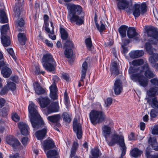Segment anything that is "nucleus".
<instances>
[{"mask_svg": "<svg viewBox=\"0 0 158 158\" xmlns=\"http://www.w3.org/2000/svg\"><path fill=\"white\" fill-rule=\"evenodd\" d=\"M111 71L112 74L116 76L119 74V72L118 68V65L115 62H113L112 64Z\"/></svg>", "mask_w": 158, "mask_h": 158, "instance_id": "obj_31", "label": "nucleus"}, {"mask_svg": "<svg viewBox=\"0 0 158 158\" xmlns=\"http://www.w3.org/2000/svg\"><path fill=\"white\" fill-rule=\"evenodd\" d=\"M73 130L77 135V138L80 139L82 136V131L81 125L78 123L77 118H75L73 123Z\"/></svg>", "mask_w": 158, "mask_h": 158, "instance_id": "obj_9", "label": "nucleus"}, {"mask_svg": "<svg viewBox=\"0 0 158 158\" xmlns=\"http://www.w3.org/2000/svg\"><path fill=\"white\" fill-rule=\"evenodd\" d=\"M128 27L125 25L121 26L118 29V31L122 38H124L126 36V33Z\"/></svg>", "mask_w": 158, "mask_h": 158, "instance_id": "obj_29", "label": "nucleus"}, {"mask_svg": "<svg viewBox=\"0 0 158 158\" xmlns=\"http://www.w3.org/2000/svg\"><path fill=\"white\" fill-rule=\"evenodd\" d=\"M73 54V52L71 49L66 48L64 52V54L67 58H69L72 57Z\"/></svg>", "mask_w": 158, "mask_h": 158, "instance_id": "obj_41", "label": "nucleus"}, {"mask_svg": "<svg viewBox=\"0 0 158 158\" xmlns=\"http://www.w3.org/2000/svg\"><path fill=\"white\" fill-rule=\"evenodd\" d=\"M12 118L15 122H17L20 119L19 117L15 113H13L12 114Z\"/></svg>", "mask_w": 158, "mask_h": 158, "instance_id": "obj_52", "label": "nucleus"}, {"mask_svg": "<svg viewBox=\"0 0 158 158\" xmlns=\"http://www.w3.org/2000/svg\"><path fill=\"white\" fill-rule=\"evenodd\" d=\"M152 56L149 57L150 62L153 64H155L158 61V54L153 52Z\"/></svg>", "mask_w": 158, "mask_h": 158, "instance_id": "obj_37", "label": "nucleus"}, {"mask_svg": "<svg viewBox=\"0 0 158 158\" xmlns=\"http://www.w3.org/2000/svg\"><path fill=\"white\" fill-rule=\"evenodd\" d=\"M9 79H10V81H14L16 83L18 81L19 78L17 76H12Z\"/></svg>", "mask_w": 158, "mask_h": 158, "instance_id": "obj_62", "label": "nucleus"}, {"mask_svg": "<svg viewBox=\"0 0 158 158\" xmlns=\"http://www.w3.org/2000/svg\"><path fill=\"white\" fill-rule=\"evenodd\" d=\"M127 34L128 37L129 38H134L135 40L136 41L139 40L140 38L139 35L136 32L135 28L130 27L127 30Z\"/></svg>", "mask_w": 158, "mask_h": 158, "instance_id": "obj_11", "label": "nucleus"}, {"mask_svg": "<svg viewBox=\"0 0 158 158\" xmlns=\"http://www.w3.org/2000/svg\"><path fill=\"white\" fill-rule=\"evenodd\" d=\"M11 70L8 66L4 68L1 70L2 74L3 77L5 78L9 77L11 74Z\"/></svg>", "mask_w": 158, "mask_h": 158, "instance_id": "obj_26", "label": "nucleus"}, {"mask_svg": "<svg viewBox=\"0 0 158 158\" xmlns=\"http://www.w3.org/2000/svg\"><path fill=\"white\" fill-rule=\"evenodd\" d=\"M42 64L44 68L48 71H53L56 67V63L52 56L50 53L44 55Z\"/></svg>", "mask_w": 158, "mask_h": 158, "instance_id": "obj_4", "label": "nucleus"}, {"mask_svg": "<svg viewBox=\"0 0 158 158\" xmlns=\"http://www.w3.org/2000/svg\"><path fill=\"white\" fill-rule=\"evenodd\" d=\"M66 6L69 10L70 22L72 23L75 22L77 25H81L83 24L84 21V17L83 16H79L82 11L81 6L71 3L67 4Z\"/></svg>", "mask_w": 158, "mask_h": 158, "instance_id": "obj_2", "label": "nucleus"}, {"mask_svg": "<svg viewBox=\"0 0 158 158\" xmlns=\"http://www.w3.org/2000/svg\"><path fill=\"white\" fill-rule=\"evenodd\" d=\"M36 100L42 108L47 107L50 103V100L47 97H40L37 98Z\"/></svg>", "mask_w": 158, "mask_h": 158, "instance_id": "obj_13", "label": "nucleus"}, {"mask_svg": "<svg viewBox=\"0 0 158 158\" xmlns=\"http://www.w3.org/2000/svg\"><path fill=\"white\" fill-rule=\"evenodd\" d=\"M62 117L63 118V120L65 122L69 123L71 121V116L67 112H64L62 114Z\"/></svg>", "mask_w": 158, "mask_h": 158, "instance_id": "obj_38", "label": "nucleus"}, {"mask_svg": "<svg viewBox=\"0 0 158 158\" xmlns=\"http://www.w3.org/2000/svg\"><path fill=\"white\" fill-rule=\"evenodd\" d=\"M158 111L157 110L152 109L150 112V114L152 118H156L157 115Z\"/></svg>", "mask_w": 158, "mask_h": 158, "instance_id": "obj_49", "label": "nucleus"}, {"mask_svg": "<svg viewBox=\"0 0 158 158\" xmlns=\"http://www.w3.org/2000/svg\"><path fill=\"white\" fill-rule=\"evenodd\" d=\"M124 38H122V42L123 44V46H125L127 45L130 42V40L127 39H124Z\"/></svg>", "mask_w": 158, "mask_h": 158, "instance_id": "obj_61", "label": "nucleus"}, {"mask_svg": "<svg viewBox=\"0 0 158 158\" xmlns=\"http://www.w3.org/2000/svg\"><path fill=\"white\" fill-rule=\"evenodd\" d=\"M6 83V84L5 86L9 91H14L15 89V84L10 81V79H7Z\"/></svg>", "mask_w": 158, "mask_h": 158, "instance_id": "obj_27", "label": "nucleus"}, {"mask_svg": "<svg viewBox=\"0 0 158 158\" xmlns=\"http://www.w3.org/2000/svg\"><path fill=\"white\" fill-rule=\"evenodd\" d=\"M7 110L4 108L1 111H0V115L3 116H5L7 115Z\"/></svg>", "mask_w": 158, "mask_h": 158, "instance_id": "obj_57", "label": "nucleus"}, {"mask_svg": "<svg viewBox=\"0 0 158 158\" xmlns=\"http://www.w3.org/2000/svg\"><path fill=\"white\" fill-rule=\"evenodd\" d=\"M7 64L4 61H0V69H3L5 67H7Z\"/></svg>", "mask_w": 158, "mask_h": 158, "instance_id": "obj_60", "label": "nucleus"}, {"mask_svg": "<svg viewBox=\"0 0 158 158\" xmlns=\"http://www.w3.org/2000/svg\"><path fill=\"white\" fill-rule=\"evenodd\" d=\"M100 23L101 26L100 27L99 26V24L97 23H96V25L99 31L100 32H102L105 29V27L104 25L101 22H100Z\"/></svg>", "mask_w": 158, "mask_h": 158, "instance_id": "obj_47", "label": "nucleus"}, {"mask_svg": "<svg viewBox=\"0 0 158 158\" xmlns=\"http://www.w3.org/2000/svg\"><path fill=\"white\" fill-rule=\"evenodd\" d=\"M113 90L116 95H119L123 89V84L120 80H116L114 85Z\"/></svg>", "mask_w": 158, "mask_h": 158, "instance_id": "obj_12", "label": "nucleus"}, {"mask_svg": "<svg viewBox=\"0 0 158 158\" xmlns=\"http://www.w3.org/2000/svg\"><path fill=\"white\" fill-rule=\"evenodd\" d=\"M146 69L144 73L146 77L148 78H150L155 77V74L150 70L148 64L144 65V69Z\"/></svg>", "mask_w": 158, "mask_h": 158, "instance_id": "obj_23", "label": "nucleus"}, {"mask_svg": "<svg viewBox=\"0 0 158 158\" xmlns=\"http://www.w3.org/2000/svg\"><path fill=\"white\" fill-rule=\"evenodd\" d=\"M144 54L143 51L141 50H136L131 52L129 54L130 57L132 58H136L142 56Z\"/></svg>", "mask_w": 158, "mask_h": 158, "instance_id": "obj_22", "label": "nucleus"}, {"mask_svg": "<svg viewBox=\"0 0 158 158\" xmlns=\"http://www.w3.org/2000/svg\"><path fill=\"white\" fill-rule=\"evenodd\" d=\"M8 91V89L4 86L0 92V94L1 95H4L7 93Z\"/></svg>", "mask_w": 158, "mask_h": 158, "instance_id": "obj_58", "label": "nucleus"}, {"mask_svg": "<svg viewBox=\"0 0 158 158\" xmlns=\"http://www.w3.org/2000/svg\"><path fill=\"white\" fill-rule=\"evenodd\" d=\"M43 146L44 151H45L54 148L55 145L53 140L50 139H46L44 141Z\"/></svg>", "mask_w": 158, "mask_h": 158, "instance_id": "obj_15", "label": "nucleus"}, {"mask_svg": "<svg viewBox=\"0 0 158 158\" xmlns=\"http://www.w3.org/2000/svg\"><path fill=\"white\" fill-rule=\"evenodd\" d=\"M91 122L93 124L102 123L106 118L104 113L102 111L92 110L89 114Z\"/></svg>", "mask_w": 158, "mask_h": 158, "instance_id": "obj_5", "label": "nucleus"}, {"mask_svg": "<svg viewBox=\"0 0 158 158\" xmlns=\"http://www.w3.org/2000/svg\"><path fill=\"white\" fill-rule=\"evenodd\" d=\"M91 153L92 156V157L98 158L99 156L102 155L99 150L97 148L92 149L91 151Z\"/></svg>", "mask_w": 158, "mask_h": 158, "instance_id": "obj_33", "label": "nucleus"}, {"mask_svg": "<svg viewBox=\"0 0 158 158\" xmlns=\"http://www.w3.org/2000/svg\"><path fill=\"white\" fill-rule=\"evenodd\" d=\"M6 51L8 53L10 54L12 58L16 63H18V60L17 59L12 48H10L6 49Z\"/></svg>", "mask_w": 158, "mask_h": 158, "instance_id": "obj_39", "label": "nucleus"}, {"mask_svg": "<svg viewBox=\"0 0 158 158\" xmlns=\"http://www.w3.org/2000/svg\"><path fill=\"white\" fill-rule=\"evenodd\" d=\"M8 19L4 11H0V22L4 23H7Z\"/></svg>", "mask_w": 158, "mask_h": 158, "instance_id": "obj_32", "label": "nucleus"}, {"mask_svg": "<svg viewBox=\"0 0 158 158\" xmlns=\"http://www.w3.org/2000/svg\"><path fill=\"white\" fill-rule=\"evenodd\" d=\"M34 88L35 93L39 95L44 94L45 90L43 89L38 82H35L33 84Z\"/></svg>", "mask_w": 158, "mask_h": 158, "instance_id": "obj_20", "label": "nucleus"}, {"mask_svg": "<svg viewBox=\"0 0 158 158\" xmlns=\"http://www.w3.org/2000/svg\"><path fill=\"white\" fill-rule=\"evenodd\" d=\"M65 47L68 48H71L73 47V44L70 40L67 41L65 44Z\"/></svg>", "mask_w": 158, "mask_h": 158, "instance_id": "obj_50", "label": "nucleus"}, {"mask_svg": "<svg viewBox=\"0 0 158 158\" xmlns=\"http://www.w3.org/2000/svg\"><path fill=\"white\" fill-rule=\"evenodd\" d=\"M86 72H81V79L80 81L84 83V79L85 78L86 76Z\"/></svg>", "mask_w": 158, "mask_h": 158, "instance_id": "obj_63", "label": "nucleus"}, {"mask_svg": "<svg viewBox=\"0 0 158 158\" xmlns=\"http://www.w3.org/2000/svg\"><path fill=\"white\" fill-rule=\"evenodd\" d=\"M151 82L153 85L158 86V79L156 78H154L151 80Z\"/></svg>", "mask_w": 158, "mask_h": 158, "instance_id": "obj_56", "label": "nucleus"}, {"mask_svg": "<svg viewBox=\"0 0 158 158\" xmlns=\"http://www.w3.org/2000/svg\"><path fill=\"white\" fill-rule=\"evenodd\" d=\"M144 61L142 59L135 60L132 62V64L134 66H137L143 64Z\"/></svg>", "mask_w": 158, "mask_h": 158, "instance_id": "obj_42", "label": "nucleus"}, {"mask_svg": "<svg viewBox=\"0 0 158 158\" xmlns=\"http://www.w3.org/2000/svg\"><path fill=\"white\" fill-rule=\"evenodd\" d=\"M146 32L148 36L151 37L149 41L156 44L158 41V29L153 27H147Z\"/></svg>", "mask_w": 158, "mask_h": 158, "instance_id": "obj_7", "label": "nucleus"}, {"mask_svg": "<svg viewBox=\"0 0 158 158\" xmlns=\"http://www.w3.org/2000/svg\"><path fill=\"white\" fill-rule=\"evenodd\" d=\"M43 41L49 47H52L53 46V44L50 41H48L47 39H45L44 40H43Z\"/></svg>", "mask_w": 158, "mask_h": 158, "instance_id": "obj_59", "label": "nucleus"}, {"mask_svg": "<svg viewBox=\"0 0 158 158\" xmlns=\"http://www.w3.org/2000/svg\"><path fill=\"white\" fill-rule=\"evenodd\" d=\"M146 5L145 3L141 5L136 4L132 10V14L135 17H138L140 15H143L147 11Z\"/></svg>", "mask_w": 158, "mask_h": 158, "instance_id": "obj_8", "label": "nucleus"}, {"mask_svg": "<svg viewBox=\"0 0 158 158\" xmlns=\"http://www.w3.org/2000/svg\"><path fill=\"white\" fill-rule=\"evenodd\" d=\"M51 26L52 28V29L50 30L49 28L48 27V26L46 24L45 27V31L48 33H49L50 34H54V27L52 23L51 22Z\"/></svg>", "mask_w": 158, "mask_h": 158, "instance_id": "obj_46", "label": "nucleus"}, {"mask_svg": "<svg viewBox=\"0 0 158 158\" xmlns=\"http://www.w3.org/2000/svg\"><path fill=\"white\" fill-rule=\"evenodd\" d=\"M148 142L149 144L151 146L153 149L157 145L156 139L154 137H150L148 139Z\"/></svg>", "mask_w": 158, "mask_h": 158, "instance_id": "obj_40", "label": "nucleus"}, {"mask_svg": "<svg viewBox=\"0 0 158 158\" xmlns=\"http://www.w3.org/2000/svg\"><path fill=\"white\" fill-rule=\"evenodd\" d=\"M145 48L149 55L152 54L155 51V49L152 47L151 44L148 42L145 44Z\"/></svg>", "mask_w": 158, "mask_h": 158, "instance_id": "obj_36", "label": "nucleus"}, {"mask_svg": "<svg viewBox=\"0 0 158 158\" xmlns=\"http://www.w3.org/2000/svg\"><path fill=\"white\" fill-rule=\"evenodd\" d=\"M111 132V128L110 127L105 125L102 128V134L106 140H108V138L110 136Z\"/></svg>", "mask_w": 158, "mask_h": 158, "instance_id": "obj_21", "label": "nucleus"}, {"mask_svg": "<svg viewBox=\"0 0 158 158\" xmlns=\"http://www.w3.org/2000/svg\"><path fill=\"white\" fill-rule=\"evenodd\" d=\"M7 143L11 145L13 148H16L20 144L18 140L12 135L7 136L6 138Z\"/></svg>", "mask_w": 158, "mask_h": 158, "instance_id": "obj_10", "label": "nucleus"}, {"mask_svg": "<svg viewBox=\"0 0 158 158\" xmlns=\"http://www.w3.org/2000/svg\"><path fill=\"white\" fill-rule=\"evenodd\" d=\"M18 40L20 44L22 45L25 44L27 40L25 34L24 33H19L18 35Z\"/></svg>", "mask_w": 158, "mask_h": 158, "instance_id": "obj_28", "label": "nucleus"}, {"mask_svg": "<svg viewBox=\"0 0 158 158\" xmlns=\"http://www.w3.org/2000/svg\"><path fill=\"white\" fill-rule=\"evenodd\" d=\"M50 97L53 100L57 98V89L55 82H53L50 87Z\"/></svg>", "mask_w": 158, "mask_h": 158, "instance_id": "obj_18", "label": "nucleus"}, {"mask_svg": "<svg viewBox=\"0 0 158 158\" xmlns=\"http://www.w3.org/2000/svg\"><path fill=\"white\" fill-rule=\"evenodd\" d=\"M142 153V152L137 148H133L130 152L131 156L136 158L140 156Z\"/></svg>", "mask_w": 158, "mask_h": 158, "instance_id": "obj_35", "label": "nucleus"}, {"mask_svg": "<svg viewBox=\"0 0 158 158\" xmlns=\"http://www.w3.org/2000/svg\"><path fill=\"white\" fill-rule=\"evenodd\" d=\"M48 120L52 123H56L57 127L60 126V124L59 123L61 118L60 115L59 114H56L49 116L47 117Z\"/></svg>", "mask_w": 158, "mask_h": 158, "instance_id": "obj_17", "label": "nucleus"}, {"mask_svg": "<svg viewBox=\"0 0 158 158\" xmlns=\"http://www.w3.org/2000/svg\"><path fill=\"white\" fill-rule=\"evenodd\" d=\"M110 137L108 138V140H106L108 144L110 146H112L115 144L119 145L122 151V155L125 154L127 148L124 143L123 136L121 135H119L115 132L111 135V139H110Z\"/></svg>", "mask_w": 158, "mask_h": 158, "instance_id": "obj_3", "label": "nucleus"}, {"mask_svg": "<svg viewBox=\"0 0 158 158\" xmlns=\"http://www.w3.org/2000/svg\"><path fill=\"white\" fill-rule=\"evenodd\" d=\"M87 68V63L86 61H85L82 64L81 67V72H86Z\"/></svg>", "mask_w": 158, "mask_h": 158, "instance_id": "obj_54", "label": "nucleus"}, {"mask_svg": "<svg viewBox=\"0 0 158 158\" xmlns=\"http://www.w3.org/2000/svg\"><path fill=\"white\" fill-rule=\"evenodd\" d=\"M18 127L22 134L27 135L29 134V128L28 126L23 122H19L18 124Z\"/></svg>", "mask_w": 158, "mask_h": 158, "instance_id": "obj_16", "label": "nucleus"}, {"mask_svg": "<svg viewBox=\"0 0 158 158\" xmlns=\"http://www.w3.org/2000/svg\"><path fill=\"white\" fill-rule=\"evenodd\" d=\"M85 42L87 48L91 50L92 47V44L90 38H88L85 40Z\"/></svg>", "mask_w": 158, "mask_h": 158, "instance_id": "obj_45", "label": "nucleus"}, {"mask_svg": "<svg viewBox=\"0 0 158 158\" xmlns=\"http://www.w3.org/2000/svg\"><path fill=\"white\" fill-rule=\"evenodd\" d=\"M28 108L30 114L29 117L33 128L35 130L40 128H42L41 130L35 133V136L38 139L42 140L46 134L47 128L38 112L37 106L31 103L29 105Z\"/></svg>", "mask_w": 158, "mask_h": 158, "instance_id": "obj_1", "label": "nucleus"}, {"mask_svg": "<svg viewBox=\"0 0 158 158\" xmlns=\"http://www.w3.org/2000/svg\"><path fill=\"white\" fill-rule=\"evenodd\" d=\"M112 102V98H108L105 101V105L106 107L109 106L111 104Z\"/></svg>", "mask_w": 158, "mask_h": 158, "instance_id": "obj_53", "label": "nucleus"}, {"mask_svg": "<svg viewBox=\"0 0 158 158\" xmlns=\"http://www.w3.org/2000/svg\"><path fill=\"white\" fill-rule=\"evenodd\" d=\"M59 108L57 102H53L51 103L47 108L48 112L47 114H46V115L54 112H57L58 111Z\"/></svg>", "mask_w": 158, "mask_h": 158, "instance_id": "obj_19", "label": "nucleus"}, {"mask_svg": "<svg viewBox=\"0 0 158 158\" xmlns=\"http://www.w3.org/2000/svg\"><path fill=\"white\" fill-rule=\"evenodd\" d=\"M143 71L141 70L139 73H133L131 76V79L134 82L138 83L141 86L144 87L146 86L148 84V80L146 79L141 74V72Z\"/></svg>", "mask_w": 158, "mask_h": 158, "instance_id": "obj_6", "label": "nucleus"}, {"mask_svg": "<svg viewBox=\"0 0 158 158\" xmlns=\"http://www.w3.org/2000/svg\"><path fill=\"white\" fill-rule=\"evenodd\" d=\"M60 30L61 38L64 40L67 39L68 37V35L65 30L63 28H60Z\"/></svg>", "mask_w": 158, "mask_h": 158, "instance_id": "obj_44", "label": "nucleus"}, {"mask_svg": "<svg viewBox=\"0 0 158 158\" xmlns=\"http://www.w3.org/2000/svg\"><path fill=\"white\" fill-rule=\"evenodd\" d=\"M47 158H58L57 152L55 150H51L48 152L47 153Z\"/></svg>", "mask_w": 158, "mask_h": 158, "instance_id": "obj_30", "label": "nucleus"}, {"mask_svg": "<svg viewBox=\"0 0 158 158\" xmlns=\"http://www.w3.org/2000/svg\"><path fill=\"white\" fill-rule=\"evenodd\" d=\"M9 26L7 24L4 25L1 28V35L6 34V32L9 30Z\"/></svg>", "mask_w": 158, "mask_h": 158, "instance_id": "obj_43", "label": "nucleus"}, {"mask_svg": "<svg viewBox=\"0 0 158 158\" xmlns=\"http://www.w3.org/2000/svg\"><path fill=\"white\" fill-rule=\"evenodd\" d=\"M16 23L19 26L22 27L24 25V21L23 19H18L16 21Z\"/></svg>", "mask_w": 158, "mask_h": 158, "instance_id": "obj_51", "label": "nucleus"}, {"mask_svg": "<svg viewBox=\"0 0 158 158\" xmlns=\"http://www.w3.org/2000/svg\"><path fill=\"white\" fill-rule=\"evenodd\" d=\"M152 133L153 135H158V125L154 127L152 130Z\"/></svg>", "mask_w": 158, "mask_h": 158, "instance_id": "obj_55", "label": "nucleus"}, {"mask_svg": "<svg viewBox=\"0 0 158 158\" xmlns=\"http://www.w3.org/2000/svg\"><path fill=\"white\" fill-rule=\"evenodd\" d=\"M1 41L3 46L6 47L10 44V40L9 37L4 35H1Z\"/></svg>", "mask_w": 158, "mask_h": 158, "instance_id": "obj_24", "label": "nucleus"}, {"mask_svg": "<svg viewBox=\"0 0 158 158\" xmlns=\"http://www.w3.org/2000/svg\"><path fill=\"white\" fill-rule=\"evenodd\" d=\"M148 102L153 108H158V100L155 97L151 98L148 99Z\"/></svg>", "mask_w": 158, "mask_h": 158, "instance_id": "obj_25", "label": "nucleus"}, {"mask_svg": "<svg viewBox=\"0 0 158 158\" xmlns=\"http://www.w3.org/2000/svg\"><path fill=\"white\" fill-rule=\"evenodd\" d=\"M158 94V87H155L151 88L147 92L149 96H153Z\"/></svg>", "mask_w": 158, "mask_h": 158, "instance_id": "obj_34", "label": "nucleus"}, {"mask_svg": "<svg viewBox=\"0 0 158 158\" xmlns=\"http://www.w3.org/2000/svg\"><path fill=\"white\" fill-rule=\"evenodd\" d=\"M16 3L15 6L14 7L13 10L15 16L18 17L19 16L20 14L23 0H16Z\"/></svg>", "mask_w": 158, "mask_h": 158, "instance_id": "obj_14", "label": "nucleus"}, {"mask_svg": "<svg viewBox=\"0 0 158 158\" xmlns=\"http://www.w3.org/2000/svg\"><path fill=\"white\" fill-rule=\"evenodd\" d=\"M28 140V139L27 137H24L22 139L21 142L23 145H25L27 144Z\"/></svg>", "mask_w": 158, "mask_h": 158, "instance_id": "obj_64", "label": "nucleus"}, {"mask_svg": "<svg viewBox=\"0 0 158 158\" xmlns=\"http://www.w3.org/2000/svg\"><path fill=\"white\" fill-rule=\"evenodd\" d=\"M146 156L147 158H158V154L157 155H151L150 152L147 149L146 150Z\"/></svg>", "mask_w": 158, "mask_h": 158, "instance_id": "obj_48", "label": "nucleus"}]
</instances>
